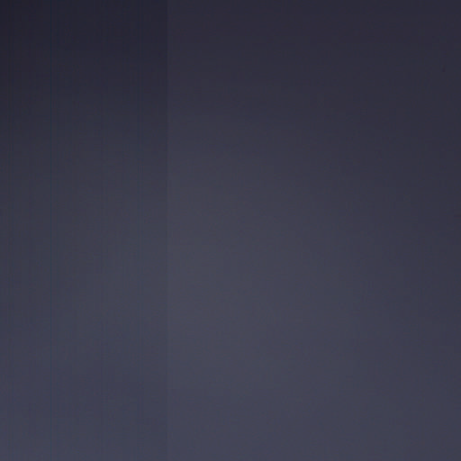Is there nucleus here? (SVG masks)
<instances>
[{
	"mask_svg": "<svg viewBox=\"0 0 461 461\" xmlns=\"http://www.w3.org/2000/svg\"><path fill=\"white\" fill-rule=\"evenodd\" d=\"M368 433L375 439H381L384 434L383 423L379 420H376L375 424L368 429Z\"/></svg>",
	"mask_w": 461,
	"mask_h": 461,
	"instance_id": "1",
	"label": "nucleus"
},
{
	"mask_svg": "<svg viewBox=\"0 0 461 461\" xmlns=\"http://www.w3.org/2000/svg\"><path fill=\"white\" fill-rule=\"evenodd\" d=\"M405 461H413L411 458V455L407 449V443L405 442Z\"/></svg>",
	"mask_w": 461,
	"mask_h": 461,
	"instance_id": "2",
	"label": "nucleus"
},
{
	"mask_svg": "<svg viewBox=\"0 0 461 461\" xmlns=\"http://www.w3.org/2000/svg\"><path fill=\"white\" fill-rule=\"evenodd\" d=\"M396 9H403V0H396Z\"/></svg>",
	"mask_w": 461,
	"mask_h": 461,
	"instance_id": "3",
	"label": "nucleus"
},
{
	"mask_svg": "<svg viewBox=\"0 0 461 461\" xmlns=\"http://www.w3.org/2000/svg\"><path fill=\"white\" fill-rule=\"evenodd\" d=\"M48 461H52L51 459H49Z\"/></svg>",
	"mask_w": 461,
	"mask_h": 461,
	"instance_id": "4",
	"label": "nucleus"
},
{
	"mask_svg": "<svg viewBox=\"0 0 461 461\" xmlns=\"http://www.w3.org/2000/svg\"><path fill=\"white\" fill-rule=\"evenodd\" d=\"M173 461H177L176 459H174Z\"/></svg>",
	"mask_w": 461,
	"mask_h": 461,
	"instance_id": "5",
	"label": "nucleus"
},
{
	"mask_svg": "<svg viewBox=\"0 0 461 461\" xmlns=\"http://www.w3.org/2000/svg\"><path fill=\"white\" fill-rule=\"evenodd\" d=\"M239 461H243L242 459H240Z\"/></svg>",
	"mask_w": 461,
	"mask_h": 461,
	"instance_id": "6",
	"label": "nucleus"
},
{
	"mask_svg": "<svg viewBox=\"0 0 461 461\" xmlns=\"http://www.w3.org/2000/svg\"><path fill=\"white\" fill-rule=\"evenodd\" d=\"M282 461H286L285 459H283Z\"/></svg>",
	"mask_w": 461,
	"mask_h": 461,
	"instance_id": "7",
	"label": "nucleus"
},
{
	"mask_svg": "<svg viewBox=\"0 0 461 461\" xmlns=\"http://www.w3.org/2000/svg\"><path fill=\"white\" fill-rule=\"evenodd\" d=\"M347 461H351L350 459H348Z\"/></svg>",
	"mask_w": 461,
	"mask_h": 461,
	"instance_id": "8",
	"label": "nucleus"
}]
</instances>
